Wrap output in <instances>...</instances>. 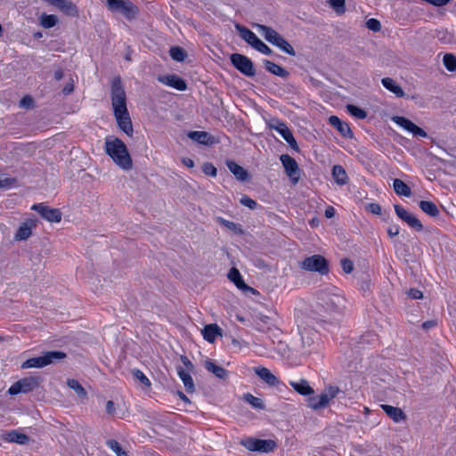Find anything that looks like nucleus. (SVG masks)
Listing matches in <instances>:
<instances>
[{"label": "nucleus", "instance_id": "25", "mask_svg": "<svg viewBox=\"0 0 456 456\" xmlns=\"http://www.w3.org/2000/svg\"><path fill=\"white\" fill-rule=\"evenodd\" d=\"M205 367L218 379H225L228 377V371L222 366L215 364L211 360L205 362Z\"/></svg>", "mask_w": 456, "mask_h": 456}, {"label": "nucleus", "instance_id": "19", "mask_svg": "<svg viewBox=\"0 0 456 456\" xmlns=\"http://www.w3.org/2000/svg\"><path fill=\"white\" fill-rule=\"evenodd\" d=\"M228 278L231 281H232L236 285V287L238 289H240L243 291H248V290L255 291V289L253 288L248 286L244 282V281L237 268L232 267L230 269V271L228 273Z\"/></svg>", "mask_w": 456, "mask_h": 456}, {"label": "nucleus", "instance_id": "11", "mask_svg": "<svg viewBox=\"0 0 456 456\" xmlns=\"http://www.w3.org/2000/svg\"><path fill=\"white\" fill-rule=\"evenodd\" d=\"M280 160L292 183H297L300 178V168L297 161L288 154H282L280 157Z\"/></svg>", "mask_w": 456, "mask_h": 456}, {"label": "nucleus", "instance_id": "33", "mask_svg": "<svg viewBox=\"0 0 456 456\" xmlns=\"http://www.w3.org/2000/svg\"><path fill=\"white\" fill-rule=\"evenodd\" d=\"M420 209L430 216L436 217L439 215V209L436 205L428 200H421L419 203Z\"/></svg>", "mask_w": 456, "mask_h": 456}, {"label": "nucleus", "instance_id": "60", "mask_svg": "<svg viewBox=\"0 0 456 456\" xmlns=\"http://www.w3.org/2000/svg\"><path fill=\"white\" fill-rule=\"evenodd\" d=\"M437 325V322L435 320H429V321H426L422 323V328L426 330L431 329V328H434Z\"/></svg>", "mask_w": 456, "mask_h": 456}, {"label": "nucleus", "instance_id": "42", "mask_svg": "<svg viewBox=\"0 0 456 456\" xmlns=\"http://www.w3.org/2000/svg\"><path fill=\"white\" fill-rule=\"evenodd\" d=\"M443 63L448 71L456 70V57L452 53H446L443 58Z\"/></svg>", "mask_w": 456, "mask_h": 456}, {"label": "nucleus", "instance_id": "36", "mask_svg": "<svg viewBox=\"0 0 456 456\" xmlns=\"http://www.w3.org/2000/svg\"><path fill=\"white\" fill-rule=\"evenodd\" d=\"M107 446L115 453L116 456H128L127 452L115 439L106 441Z\"/></svg>", "mask_w": 456, "mask_h": 456}, {"label": "nucleus", "instance_id": "48", "mask_svg": "<svg viewBox=\"0 0 456 456\" xmlns=\"http://www.w3.org/2000/svg\"><path fill=\"white\" fill-rule=\"evenodd\" d=\"M366 27L373 32H379L381 29V23L377 19L371 18L366 21Z\"/></svg>", "mask_w": 456, "mask_h": 456}, {"label": "nucleus", "instance_id": "28", "mask_svg": "<svg viewBox=\"0 0 456 456\" xmlns=\"http://www.w3.org/2000/svg\"><path fill=\"white\" fill-rule=\"evenodd\" d=\"M177 373L179 378L182 379L186 391L188 393H193L195 391V386L191 374L185 371L182 367H178Z\"/></svg>", "mask_w": 456, "mask_h": 456}, {"label": "nucleus", "instance_id": "35", "mask_svg": "<svg viewBox=\"0 0 456 456\" xmlns=\"http://www.w3.org/2000/svg\"><path fill=\"white\" fill-rule=\"evenodd\" d=\"M236 30L239 32L240 37L245 40L248 45L250 42L256 37V34L253 33L249 28L240 24L235 25Z\"/></svg>", "mask_w": 456, "mask_h": 456}, {"label": "nucleus", "instance_id": "5", "mask_svg": "<svg viewBox=\"0 0 456 456\" xmlns=\"http://www.w3.org/2000/svg\"><path fill=\"white\" fill-rule=\"evenodd\" d=\"M43 379L40 376L25 377L13 383L8 390L10 395H18L20 393H29L40 387Z\"/></svg>", "mask_w": 456, "mask_h": 456}, {"label": "nucleus", "instance_id": "31", "mask_svg": "<svg viewBox=\"0 0 456 456\" xmlns=\"http://www.w3.org/2000/svg\"><path fill=\"white\" fill-rule=\"evenodd\" d=\"M332 176L338 185H345L348 181L347 174L345 168L340 165H336L333 167Z\"/></svg>", "mask_w": 456, "mask_h": 456}, {"label": "nucleus", "instance_id": "53", "mask_svg": "<svg viewBox=\"0 0 456 456\" xmlns=\"http://www.w3.org/2000/svg\"><path fill=\"white\" fill-rule=\"evenodd\" d=\"M324 391L333 399L338 395L340 389L337 386H329L324 389Z\"/></svg>", "mask_w": 456, "mask_h": 456}, {"label": "nucleus", "instance_id": "16", "mask_svg": "<svg viewBox=\"0 0 456 456\" xmlns=\"http://www.w3.org/2000/svg\"><path fill=\"white\" fill-rule=\"evenodd\" d=\"M329 123L333 127L337 128V130L340 133V134L346 138H352L353 132L349 126V125L346 122H343L337 116H330L329 118Z\"/></svg>", "mask_w": 456, "mask_h": 456}, {"label": "nucleus", "instance_id": "51", "mask_svg": "<svg viewBox=\"0 0 456 456\" xmlns=\"http://www.w3.org/2000/svg\"><path fill=\"white\" fill-rule=\"evenodd\" d=\"M220 223L224 225L226 228L232 230V231H238L239 232H241L240 225L237 224L233 222L224 220L223 218H219Z\"/></svg>", "mask_w": 456, "mask_h": 456}, {"label": "nucleus", "instance_id": "24", "mask_svg": "<svg viewBox=\"0 0 456 456\" xmlns=\"http://www.w3.org/2000/svg\"><path fill=\"white\" fill-rule=\"evenodd\" d=\"M381 84L386 89L395 94L397 97L404 96L403 88L398 84H396L393 78L384 77L381 79Z\"/></svg>", "mask_w": 456, "mask_h": 456}, {"label": "nucleus", "instance_id": "39", "mask_svg": "<svg viewBox=\"0 0 456 456\" xmlns=\"http://www.w3.org/2000/svg\"><path fill=\"white\" fill-rule=\"evenodd\" d=\"M243 400L246 403H249L255 409H258V410L265 409V403L262 401V399L254 396L250 393L244 394L243 395Z\"/></svg>", "mask_w": 456, "mask_h": 456}, {"label": "nucleus", "instance_id": "17", "mask_svg": "<svg viewBox=\"0 0 456 456\" xmlns=\"http://www.w3.org/2000/svg\"><path fill=\"white\" fill-rule=\"evenodd\" d=\"M381 409L386 412V414L395 422L398 423L401 421H404L407 419L406 414L401 408L395 407L388 404H381Z\"/></svg>", "mask_w": 456, "mask_h": 456}, {"label": "nucleus", "instance_id": "63", "mask_svg": "<svg viewBox=\"0 0 456 456\" xmlns=\"http://www.w3.org/2000/svg\"><path fill=\"white\" fill-rule=\"evenodd\" d=\"M176 394L182 401L186 403H191V400L182 391H177Z\"/></svg>", "mask_w": 456, "mask_h": 456}, {"label": "nucleus", "instance_id": "64", "mask_svg": "<svg viewBox=\"0 0 456 456\" xmlns=\"http://www.w3.org/2000/svg\"><path fill=\"white\" fill-rule=\"evenodd\" d=\"M387 233L390 237L396 236L399 233V228L398 227H390L387 230Z\"/></svg>", "mask_w": 456, "mask_h": 456}, {"label": "nucleus", "instance_id": "18", "mask_svg": "<svg viewBox=\"0 0 456 456\" xmlns=\"http://www.w3.org/2000/svg\"><path fill=\"white\" fill-rule=\"evenodd\" d=\"M159 81L179 91H184L187 88L186 82L176 75L160 77Z\"/></svg>", "mask_w": 456, "mask_h": 456}, {"label": "nucleus", "instance_id": "30", "mask_svg": "<svg viewBox=\"0 0 456 456\" xmlns=\"http://www.w3.org/2000/svg\"><path fill=\"white\" fill-rule=\"evenodd\" d=\"M188 137L199 143L209 145L213 142L212 137L204 131H193L188 134Z\"/></svg>", "mask_w": 456, "mask_h": 456}, {"label": "nucleus", "instance_id": "55", "mask_svg": "<svg viewBox=\"0 0 456 456\" xmlns=\"http://www.w3.org/2000/svg\"><path fill=\"white\" fill-rule=\"evenodd\" d=\"M408 296L413 299H419L423 297V293L417 289H411L408 291Z\"/></svg>", "mask_w": 456, "mask_h": 456}, {"label": "nucleus", "instance_id": "20", "mask_svg": "<svg viewBox=\"0 0 456 456\" xmlns=\"http://www.w3.org/2000/svg\"><path fill=\"white\" fill-rule=\"evenodd\" d=\"M3 438L10 443L18 444H27L29 442V436L20 433L18 430H11L3 435Z\"/></svg>", "mask_w": 456, "mask_h": 456}, {"label": "nucleus", "instance_id": "38", "mask_svg": "<svg viewBox=\"0 0 456 456\" xmlns=\"http://www.w3.org/2000/svg\"><path fill=\"white\" fill-rule=\"evenodd\" d=\"M58 22V18L53 14L43 13L40 16V25L45 28H51Z\"/></svg>", "mask_w": 456, "mask_h": 456}, {"label": "nucleus", "instance_id": "41", "mask_svg": "<svg viewBox=\"0 0 456 456\" xmlns=\"http://www.w3.org/2000/svg\"><path fill=\"white\" fill-rule=\"evenodd\" d=\"M170 56L176 61H183L187 57L186 52L179 46H173L169 51Z\"/></svg>", "mask_w": 456, "mask_h": 456}, {"label": "nucleus", "instance_id": "22", "mask_svg": "<svg viewBox=\"0 0 456 456\" xmlns=\"http://www.w3.org/2000/svg\"><path fill=\"white\" fill-rule=\"evenodd\" d=\"M226 166L228 169L234 175L239 181H246L248 179V171L232 160H227Z\"/></svg>", "mask_w": 456, "mask_h": 456}, {"label": "nucleus", "instance_id": "15", "mask_svg": "<svg viewBox=\"0 0 456 456\" xmlns=\"http://www.w3.org/2000/svg\"><path fill=\"white\" fill-rule=\"evenodd\" d=\"M256 28H257L258 32L261 33V35L265 37V39L269 42L270 44L273 45H277L279 42L282 39V36L280 35L276 30L273 28L267 27L265 25L262 24H256Z\"/></svg>", "mask_w": 456, "mask_h": 456}, {"label": "nucleus", "instance_id": "37", "mask_svg": "<svg viewBox=\"0 0 456 456\" xmlns=\"http://www.w3.org/2000/svg\"><path fill=\"white\" fill-rule=\"evenodd\" d=\"M270 127L276 130L283 139H288V136L292 134L289 127L279 120H273Z\"/></svg>", "mask_w": 456, "mask_h": 456}, {"label": "nucleus", "instance_id": "46", "mask_svg": "<svg viewBox=\"0 0 456 456\" xmlns=\"http://www.w3.org/2000/svg\"><path fill=\"white\" fill-rule=\"evenodd\" d=\"M202 171L205 175L212 176V177H216L217 175V169L216 168V167L213 164H211L209 162L203 164Z\"/></svg>", "mask_w": 456, "mask_h": 456}, {"label": "nucleus", "instance_id": "13", "mask_svg": "<svg viewBox=\"0 0 456 456\" xmlns=\"http://www.w3.org/2000/svg\"><path fill=\"white\" fill-rule=\"evenodd\" d=\"M394 208L397 216L403 221H404L409 226H411V228L415 229L418 232L423 230V225L421 222L414 215L411 214L399 205H395Z\"/></svg>", "mask_w": 456, "mask_h": 456}, {"label": "nucleus", "instance_id": "23", "mask_svg": "<svg viewBox=\"0 0 456 456\" xmlns=\"http://www.w3.org/2000/svg\"><path fill=\"white\" fill-rule=\"evenodd\" d=\"M222 330L217 324H208L202 330L204 339L213 343L218 335H221Z\"/></svg>", "mask_w": 456, "mask_h": 456}, {"label": "nucleus", "instance_id": "1", "mask_svg": "<svg viewBox=\"0 0 456 456\" xmlns=\"http://www.w3.org/2000/svg\"><path fill=\"white\" fill-rule=\"evenodd\" d=\"M110 98L113 114L118 128L131 137L134 128L126 106V92L119 77H114L111 81Z\"/></svg>", "mask_w": 456, "mask_h": 456}, {"label": "nucleus", "instance_id": "40", "mask_svg": "<svg viewBox=\"0 0 456 456\" xmlns=\"http://www.w3.org/2000/svg\"><path fill=\"white\" fill-rule=\"evenodd\" d=\"M67 386L69 388L73 389L78 396H80L82 398L86 397L87 393H86V389L82 387V385L77 379H69L67 380Z\"/></svg>", "mask_w": 456, "mask_h": 456}, {"label": "nucleus", "instance_id": "6", "mask_svg": "<svg viewBox=\"0 0 456 456\" xmlns=\"http://www.w3.org/2000/svg\"><path fill=\"white\" fill-rule=\"evenodd\" d=\"M299 266L301 269L308 272H316L321 275H325L329 273V262L321 255H314L305 257L300 262Z\"/></svg>", "mask_w": 456, "mask_h": 456}, {"label": "nucleus", "instance_id": "32", "mask_svg": "<svg viewBox=\"0 0 456 456\" xmlns=\"http://www.w3.org/2000/svg\"><path fill=\"white\" fill-rule=\"evenodd\" d=\"M394 191L397 195L410 197L411 195V188L401 179H395L393 182Z\"/></svg>", "mask_w": 456, "mask_h": 456}, {"label": "nucleus", "instance_id": "52", "mask_svg": "<svg viewBox=\"0 0 456 456\" xmlns=\"http://www.w3.org/2000/svg\"><path fill=\"white\" fill-rule=\"evenodd\" d=\"M366 210L374 215H381V207L378 203H370L366 206Z\"/></svg>", "mask_w": 456, "mask_h": 456}, {"label": "nucleus", "instance_id": "9", "mask_svg": "<svg viewBox=\"0 0 456 456\" xmlns=\"http://www.w3.org/2000/svg\"><path fill=\"white\" fill-rule=\"evenodd\" d=\"M301 341L299 350L304 354H309L316 349L317 332L309 328H304L300 330Z\"/></svg>", "mask_w": 456, "mask_h": 456}, {"label": "nucleus", "instance_id": "21", "mask_svg": "<svg viewBox=\"0 0 456 456\" xmlns=\"http://www.w3.org/2000/svg\"><path fill=\"white\" fill-rule=\"evenodd\" d=\"M255 373L266 384L274 387L278 385V379L265 367H256L254 369Z\"/></svg>", "mask_w": 456, "mask_h": 456}, {"label": "nucleus", "instance_id": "8", "mask_svg": "<svg viewBox=\"0 0 456 456\" xmlns=\"http://www.w3.org/2000/svg\"><path fill=\"white\" fill-rule=\"evenodd\" d=\"M318 299L321 301L319 305L325 313L338 311L344 307L345 304L344 297L335 294L322 293Z\"/></svg>", "mask_w": 456, "mask_h": 456}, {"label": "nucleus", "instance_id": "26", "mask_svg": "<svg viewBox=\"0 0 456 456\" xmlns=\"http://www.w3.org/2000/svg\"><path fill=\"white\" fill-rule=\"evenodd\" d=\"M35 226L33 221H28L23 223L18 229L15 234L16 240H27L32 233L31 230Z\"/></svg>", "mask_w": 456, "mask_h": 456}, {"label": "nucleus", "instance_id": "49", "mask_svg": "<svg viewBox=\"0 0 456 456\" xmlns=\"http://www.w3.org/2000/svg\"><path fill=\"white\" fill-rule=\"evenodd\" d=\"M240 202L241 205L248 208L249 209H256L257 207V202L249 197L244 195L240 200Z\"/></svg>", "mask_w": 456, "mask_h": 456}, {"label": "nucleus", "instance_id": "34", "mask_svg": "<svg viewBox=\"0 0 456 456\" xmlns=\"http://www.w3.org/2000/svg\"><path fill=\"white\" fill-rule=\"evenodd\" d=\"M327 395L322 392L318 397H312L309 399V406L313 410H320L326 407L329 404Z\"/></svg>", "mask_w": 456, "mask_h": 456}, {"label": "nucleus", "instance_id": "47", "mask_svg": "<svg viewBox=\"0 0 456 456\" xmlns=\"http://www.w3.org/2000/svg\"><path fill=\"white\" fill-rule=\"evenodd\" d=\"M133 376L134 377V379L142 382L145 387H149L151 386V381L140 370H134Z\"/></svg>", "mask_w": 456, "mask_h": 456}, {"label": "nucleus", "instance_id": "14", "mask_svg": "<svg viewBox=\"0 0 456 456\" xmlns=\"http://www.w3.org/2000/svg\"><path fill=\"white\" fill-rule=\"evenodd\" d=\"M392 120L397 124L398 126H402L408 132L411 133L412 134L419 137H427L428 134L420 127H419L417 125H415L413 122H411L410 119L400 117V116H394L392 118Z\"/></svg>", "mask_w": 456, "mask_h": 456}, {"label": "nucleus", "instance_id": "54", "mask_svg": "<svg viewBox=\"0 0 456 456\" xmlns=\"http://www.w3.org/2000/svg\"><path fill=\"white\" fill-rule=\"evenodd\" d=\"M256 50L264 54H266V55H270L272 54L273 51L272 49L267 45H265L263 41L262 43L258 45V47L256 48Z\"/></svg>", "mask_w": 456, "mask_h": 456}, {"label": "nucleus", "instance_id": "50", "mask_svg": "<svg viewBox=\"0 0 456 456\" xmlns=\"http://www.w3.org/2000/svg\"><path fill=\"white\" fill-rule=\"evenodd\" d=\"M340 265L346 273H351L354 270V263L349 258L341 259Z\"/></svg>", "mask_w": 456, "mask_h": 456}, {"label": "nucleus", "instance_id": "27", "mask_svg": "<svg viewBox=\"0 0 456 456\" xmlns=\"http://www.w3.org/2000/svg\"><path fill=\"white\" fill-rule=\"evenodd\" d=\"M264 65L265 69L273 75H276L282 78H285L289 76V72L284 68L271 61L265 60Z\"/></svg>", "mask_w": 456, "mask_h": 456}, {"label": "nucleus", "instance_id": "58", "mask_svg": "<svg viewBox=\"0 0 456 456\" xmlns=\"http://www.w3.org/2000/svg\"><path fill=\"white\" fill-rule=\"evenodd\" d=\"M180 359H181V362L183 363V365L189 370H193L194 366H193L192 362L189 360L188 357H186L185 355H181Z\"/></svg>", "mask_w": 456, "mask_h": 456}, {"label": "nucleus", "instance_id": "45", "mask_svg": "<svg viewBox=\"0 0 456 456\" xmlns=\"http://www.w3.org/2000/svg\"><path fill=\"white\" fill-rule=\"evenodd\" d=\"M329 4L338 14H343L346 11L345 0H329Z\"/></svg>", "mask_w": 456, "mask_h": 456}, {"label": "nucleus", "instance_id": "4", "mask_svg": "<svg viewBox=\"0 0 456 456\" xmlns=\"http://www.w3.org/2000/svg\"><path fill=\"white\" fill-rule=\"evenodd\" d=\"M106 5L110 12H118L129 20H135L139 14V8L130 0H107Z\"/></svg>", "mask_w": 456, "mask_h": 456}, {"label": "nucleus", "instance_id": "10", "mask_svg": "<svg viewBox=\"0 0 456 456\" xmlns=\"http://www.w3.org/2000/svg\"><path fill=\"white\" fill-rule=\"evenodd\" d=\"M231 62L235 69L247 77H254L256 70L252 61L240 53H232L230 57Z\"/></svg>", "mask_w": 456, "mask_h": 456}, {"label": "nucleus", "instance_id": "2", "mask_svg": "<svg viewBox=\"0 0 456 456\" xmlns=\"http://www.w3.org/2000/svg\"><path fill=\"white\" fill-rule=\"evenodd\" d=\"M104 151L118 167L126 171L132 169V158L121 139L116 136H107L104 142Z\"/></svg>", "mask_w": 456, "mask_h": 456}, {"label": "nucleus", "instance_id": "61", "mask_svg": "<svg viewBox=\"0 0 456 456\" xmlns=\"http://www.w3.org/2000/svg\"><path fill=\"white\" fill-rule=\"evenodd\" d=\"M32 102H33L32 98H31L30 96H28V95H27V96H24V97L21 99V101H20V104H21L22 106H27V107L31 106Z\"/></svg>", "mask_w": 456, "mask_h": 456}, {"label": "nucleus", "instance_id": "56", "mask_svg": "<svg viewBox=\"0 0 456 456\" xmlns=\"http://www.w3.org/2000/svg\"><path fill=\"white\" fill-rule=\"evenodd\" d=\"M74 91V81L73 79H70L67 85L64 86L63 90H62V93L65 94V95H69L71 93H73Z\"/></svg>", "mask_w": 456, "mask_h": 456}, {"label": "nucleus", "instance_id": "62", "mask_svg": "<svg viewBox=\"0 0 456 456\" xmlns=\"http://www.w3.org/2000/svg\"><path fill=\"white\" fill-rule=\"evenodd\" d=\"M335 216V209L333 207H328L326 209H325V216L327 218H331Z\"/></svg>", "mask_w": 456, "mask_h": 456}, {"label": "nucleus", "instance_id": "29", "mask_svg": "<svg viewBox=\"0 0 456 456\" xmlns=\"http://www.w3.org/2000/svg\"><path fill=\"white\" fill-rule=\"evenodd\" d=\"M290 386L294 388L296 392L303 395H309L314 394V392L313 387L305 379H301L298 382H290Z\"/></svg>", "mask_w": 456, "mask_h": 456}, {"label": "nucleus", "instance_id": "59", "mask_svg": "<svg viewBox=\"0 0 456 456\" xmlns=\"http://www.w3.org/2000/svg\"><path fill=\"white\" fill-rule=\"evenodd\" d=\"M116 408L113 401H108L106 403V412L110 415H113L115 413Z\"/></svg>", "mask_w": 456, "mask_h": 456}, {"label": "nucleus", "instance_id": "43", "mask_svg": "<svg viewBox=\"0 0 456 456\" xmlns=\"http://www.w3.org/2000/svg\"><path fill=\"white\" fill-rule=\"evenodd\" d=\"M346 110L352 116H354L357 118L363 119L367 117L366 111L355 105L347 104Z\"/></svg>", "mask_w": 456, "mask_h": 456}, {"label": "nucleus", "instance_id": "44", "mask_svg": "<svg viewBox=\"0 0 456 456\" xmlns=\"http://www.w3.org/2000/svg\"><path fill=\"white\" fill-rule=\"evenodd\" d=\"M276 46L290 56L296 55L294 48L284 37H282V39L279 42V44Z\"/></svg>", "mask_w": 456, "mask_h": 456}, {"label": "nucleus", "instance_id": "7", "mask_svg": "<svg viewBox=\"0 0 456 456\" xmlns=\"http://www.w3.org/2000/svg\"><path fill=\"white\" fill-rule=\"evenodd\" d=\"M240 444L247 450L251 452H259L268 453L273 452L277 447L275 441L272 439H257L253 437H247L240 441Z\"/></svg>", "mask_w": 456, "mask_h": 456}, {"label": "nucleus", "instance_id": "57", "mask_svg": "<svg viewBox=\"0 0 456 456\" xmlns=\"http://www.w3.org/2000/svg\"><path fill=\"white\" fill-rule=\"evenodd\" d=\"M289 144V146L293 149V150H296V151H298V145L297 143V141L295 140L293 134H289L288 136V139H284Z\"/></svg>", "mask_w": 456, "mask_h": 456}, {"label": "nucleus", "instance_id": "12", "mask_svg": "<svg viewBox=\"0 0 456 456\" xmlns=\"http://www.w3.org/2000/svg\"><path fill=\"white\" fill-rule=\"evenodd\" d=\"M31 208L49 222L59 223L61 220V212L58 208H51L43 203L35 204Z\"/></svg>", "mask_w": 456, "mask_h": 456}, {"label": "nucleus", "instance_id": "3", "mask_svg": "<svg viewBox=\"0 0 456 456\" xmlns=\"http://www.w3.org/2000/svg\"><path fill=\"white\" fill-rule=\"evenodd\" d=\"M66 354L61 351H48L43 355L29 358L21 364V369L43 368L49 364L66 358Z\"/></svg>", "mask_w": 456, "mask_h": 456}]
</instances>
